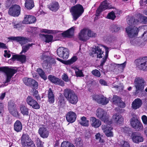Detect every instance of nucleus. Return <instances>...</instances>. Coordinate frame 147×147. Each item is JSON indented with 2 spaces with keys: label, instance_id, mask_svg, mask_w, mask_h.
I'll return each mask as SVG.
<instances>
[{
  "label": "nucleus",
  "instance_id": "21",
  "mask_svg": "<svg viewBox=\"0 0 147 147\" xmlns=\"http://www.w3.org/2000/svg\"><path fill=\"white\" fill-rule=\"evenodd\" d=\"M102 128L107 136L109 137H111L113 136V133L111 131L113 129L112 127H109L107 126V125H104L102 126Z\"/></svg>",
  "mask_w": 147,
  "mask_h": 147
},
{
  "label": "nucleus",
  "instance_id": "46",
  "mask_svg": "<svg viewBox=\"0 0 147 147\" xmlns=\"http://www.w3.org/2000/svg\"><path fill=\"white\" fill-rule=\"evenodd\" d=\"M40 32L41 33H45L53 34L55 33L56 31L46 29H42L40 30Z\"/></svg>",
  "mask_w": 147,
  "mask_h": 147
},
{
  "label": "nucleus",
  "instance_id": "9",
  "mask_svg": "<svg viewBox=\"0 0 147 147\" xmlns=\"http://www.w3.org/2000/svg\"><path fill=\"white\" fill-rule=\"evenodd\" d=\"M111 8V4L108 3L107 0H105L101 3L100 5L97 9L96 15V16H98L102 11Z\"/></svg>",
  "mask_w": 147,
  "mask_h": 147
},
{
  "label": "nucleus",
  "instance_id": "57",
  "mask_svg": "<svg viewBox=\"0 0 147 147\" xmlns=\"http://www.w3.org/2000/svg\"><path fill=\"white\" fill-rule=\"evenodd\" d=\"M9 51L7 50H5L4 56L5 57H10L11 56V54L9 53Z\"/></svg>",
  "mask_w": 147,
  "mask_h": 147
},
{
  "label": "nucleus",
  "instance_id": "36",
  "mask_svg": "<svg viewBox=\"0 0 147 147\" xmlns=\"http://www.w3.org/2000/svg\"><path fill=\"white\" fill-rule=\"evenodd\" d=\"M137 18L138 19L137 22L142 23L144 24H147V17L144 16L142 14L139 13L137 15Z\"/></svg>",
  "mask_w": 147,
  "mask_h": 147
},
{
  "label": "nucleus",
  "instance_id": "20",
  "mask_svg": "<svg viewBox=\"0 0 147 147\" xmlns=\"http://www.w3.org/2000/svg\"><path fill=\"white\" fill-rule=\"evenodd\" d=\"M48 79L51 82L55 84H58L61 86H64V82L62 80L54 76L49 75Z\"/></svg>",
  "mask_w": 147,
  "mask_h": 147
},
{
  "label": "nucleus",
  "instance_id": "29",
  "mask_svg": "<svg viewBox=\"0 0 147 147\" xmlns=\"http://www.w3.org/2000/svg\"><path fill=\"white\" fill-rule=\"evenodd\" d=\"M20 111L23 116H27L29 114V109L24 105H21L20 106Z\"/></svg>",
  "mask_w": 147,
  "mask_h": 147
},
{
  "label": "nucleus",
  "instance_id": "1",
  "mask_svg": "<svg viewBox=\"0 0 147 147\" xmlns=\"http://www.w3.org/2000/svg\"><path fill=\"white\" fill-rule=\"evenodd\" d=\"M105 49V52L102 51L101 49L99 47H95L94 48H93L92 50V54H96L98 58H102L101 61L100 66L102 67L106 61L108 56L109 52V48L105 46L102 45Z\"/></svg>",
  "mask_w": 147,
  "mask_h": 147
},
{
  "label": "nucleus",
  "instance_id": "24",
  "mask_svg": "<svg viewBox=\"0 0 147 147\" xmlns=\"http://www.w3.org/2000/svg\"><path fill=\"white\" fill-rule=\"evenodd\" d=\"M142 104V100L139 98H137L132 102L131 107L133 109L136 110L140 108Z\"/></svg>",
  "mask_w": 147,
  "mask_h": 147
},
{
  "label": "nucleus",
  "instance_id": "62",
  "mask_svg": "<svg viewBox=\"0 0 147 147\" xmlns=\"http://www.w3.org/2000/svg\"><path fill=\"white\" fill-rule=\"evenodd\" d=\"M1 48L6 49H7V47L4 43L0 42V48Z\"/></svg>",
  "mask_w": 147,
  "mask_h": 147
},
{
  "label": "nucleus",
  "instance_id": "39",
  "mask_svg": "<svg viewBox=\"0 0 147 147\" xmlns=\"http://www.w3.org/2000/svg\"><path fill=\"white\" fill-rule=\"evenodd\" d=\"M80 123L82 126L88 127L89 126V121L86 117L83 116L81 118Z\"/></svg>",
  "mask_w": 147,
  "mask_h": 147
},
{
  "label": "nucleus",
  "instance_id": "11",
  "mask_svg": "<svg viewBox=\"0 0 147 147\" xmlns=\"http://www.w3.org/2000/svg\"><path fill=\"white\" fill-rule=\"evenodd\" d=\"M57 53L60 57L64 59H67L69 55V50L63 47H60L57 49Z\"/></svg>",
  "mask_w": 147,
  "mask_h": 147
},
{
  "label": "nucleus",
  "instance_id": "2",
  "mask_svg": "<svg viewBox=\"0 0 147 147\" xmlns=\"http://www.w3.org/2000/svg\"><path fill=\"white\" fill-rule=\"evenodd\" d=\"M125 30L128 36L129 37L131 44L134 45H138L140 42L137 39L135 38L137 36L138 33V28L135 27H132L131 26H129L126 28Z\"/></svg>",
  "mask_w": 147,
  "mask_h": 147
},
{
  "label": "nucleus",
  "instance_id": "32",
  "mask_svg": "<svg viewBox=\"0 0 147 147\" xmlns=\"http://www.w3.org/2000/svg\"><path fill=\"white\" fill-rule=\"evenodd\" d=\"M32 141L28 135L27 134L22 135L21 138V142L23 146Z\"/></svg>",
  "mask_w": 147,
  "mask_h": 147
},
{
  "label": "nucleus",
  "instance_id": "28",
  "mask_svg": "<svg viewBox=\"0 0 147 147\" xmlns=\"http://www.w3.org/2000/svg\"><path fill=\"white\" fill-rule=\"evenodd\" d=\"M38 133L40 136L43 138H47L49 134L48 131L44 127H40L39 129Z\"/></svg>",
  "mask_w": 147,
  "mask_h": 147
},
{
  "label": "nucleus",
  "instance_id": "10",
  "mask_svg": "<svg viewBox=\"0 0 147 147\" xmlns=\"http://www.w3.org/2000/svg\"><path fill=\"white\" fill-rule=\"evenodd\" d=\"M92 97L93 100L96 101L99 104L102 105L107 104L109 102V99L102 95H94Z\"/></svg>",
  "mask_w": 147,
  "mask_h": 147
},
{
  "label": "nucleus",
  "instance_id": "31",
  "mask_svg": "<svg viewBox=\"0 0 147 147\" xmlns=\"http://www.w3.org/2000/svg\"><path fill=\"white\" fill-rule=\"evenodd\" d=\"M39 36L42 40H45L46 42L47 43L51 42L53 38V36L51 35L40 34Z\"/></svg>",
  "mask_w": 147,
  "mask_h": 147
},
{
  "label": "nucleus",
  "instance_id": "48",
  "mask_svg": "<svg viewBox=\"0 0 147 147\" xmlns=\"http://www.w3.org/2000/svg\"><path fill=\"white\" fill-rule=\"evenodd\" d=\"M126 65L125 62L121 64H116L117 67L118 68V69L121 71L123 70L124 68L125 67Z\"/></svg>",
  "mask_w": 147,
  "mask_h": 147
},
{
  "label": "nucleus",
  "instance_id": "35",
  "mask_svg": "<svg viewBox=\"0 0 147 147\" xmlns=\"http://www.w3.org/2000/svg\"><path fill=\"white\" fill-rule=\"evenodd\" d=\"M48 101L50 103H53L54 102V96L51 88H49L48 91Z\"/></svg>",
  "mask_w": 147,
  "mask_h": 147
},
{
  "label": "nucleus",
  "instance_id": "14",
  "mask_svg": "<svg viewBox=\"0 0 147 147\" xmlns=\"http://www.w3.org/2000/svg\"><path fill=\"white\" fill-rule=\"evenodd\" d=\"M27 104L35 109H38L40 107L37 102L31 96H28L26 99Z\"/></svg>",
  "mask_w": 147,
  "mask_h": 147
},
{
  "label": "nucleus",
  "instance_id": "17",
  "mask_svg": "<svg viewBox=\"0 0 147 147\" xmlns=\"http://www.w3.org/2000/svg\"><path fill=\"white\" fill-rule=\"evenodd\" d=\"M139 63L138 66L140 69L144 71H147V59L145 58L138 59L137 61Z\"/></svg>",
  "mask_w": 147,
  "mask_h": 147
},
{
  "label": "nucleus",
  "instance_id": "15",
  "mask_svg": "<svg viewBox=\"0 0 147 147\" xmlns=\"http://www.w3.org/2000/svg\"><path fill=\"white\" fill-rule=\"evenodd\" d=\"M47 53L42 54V56L41 57V61L43 62L42 65L43 68H46L48 63L50 61H53L55 62V60L51 59V58L48 56L46 54Z\"/></svg>",
  "mask_w": 147,
  "mask_h": 147
},
{
  "label": "nucleus",
  "instance_id": "59",
  "mask_svg": "<svg viewBox=\"0 0 147 147\" xmlns=\"http://www.w3.org/2000/svg\"><path fill=\"white\" fill-rule=\"evenodd\" d=\"M117 105L118 106L122 108L124 107H125V105L123 101H122L121 100L119 102V104Z\"/></svg>",
  "mask_w": 147,
  "mask_h": 147
},
{
  "label": "nucleus",
  "instance_id": "12",
  "mask_svg": "<svg viewBox=\"0 0 147 147\" xmlns=\"http://www.w3.org/2000/svg\"><path fill=\"white\" fill-rule=\"evenodd\" d=\"M24 83L27 86H30L34 89H37L38 88V83L35 80L31 78L27 77L23 79Z\"/></svg>",
  "mask_w": 147,
  "mask_h": 147
},
{
  "label": "nucleus",
  "instance_id": "16",
  "mask_svg": "<svg viewBox=\"0 0 147 147\" xmlns=\"http://www.w3.org/2000/svg\"><path fill=\"white\" fill-rule=\"evenodd\" d=\"M8 109L10 113L14 117L19 116L16 106L13 103L9 102Z\"/></svg>",
  "mask_w": 147,
  "mask_h": 147
},
{
  "label": "nucleus",
  "instance_id": "6",
  "mask_svg": "<svg viewBox=\"0 0 147 147\" xmlns=\"http://www.w3.org/2000/svg\"><path fill=\"white\" fill-rule=\"evenodd\" d=\"M144 80L142 78H135L134 83L136 88L135 94L139 93L144 89Z\"/></svg>",
  "mask_w": 147,
  "mask_h": 147
},
{
  "label": "nucleus",
  "instance_id": "58",
  "mask_svg": "<svg viewBox=\"0 0 147 147\" xmlns=\"http://www.w3.org/2000/svg\"><path fill=\"white\" fill-rule=\"evenodd\" d=\"M113 30L115 32H117L120 30V28L118 26L114 25L112 27Z\"/></svg>",
  "mask_w": 147,
  "mask_h": 147
},
{
  "label": "nucleus",
  "instance_id": "50",
  "mask_svg": "<svg viewBox=\"0 0 147 147\" xmlns=\"http://www.w3.org/2000/svg\"><path fill=\"white\" fill-rule=\"evenodd\" d=\"M92 73L94 76L98 77H100L101 75L100 71L96 69L93 70L92 71Z\"/></svg>",
  "mask_w": 147,
  "mask_h": 147
},
{
  "label": "nucleus",
  "instance_id": "4",
  "mask_svg": "<svg viewBox=\"0 0 147 147\" xmlns=\"http://www.w3.org/2000/svg\"><path fill=\"white\" fill-rule=\"evenodd\" d=\"M64 95L68 101L72 104H76L78 101L77 96L73 90L70 89H65L64 90Z\"/></svg>",
  "mask_w": 147,
  "mask_h": 147
},
{
  "label": "nucleus",
  "instance_id": "37",
  "mask_svg": "<svg viewBox=\"0 0 147 147\" xmlns=\"http://www.w3.org/2000/svg\"><path fill=\"white\" fill-rule=\"evenodd\" d=\"M25 4L26 7L28 9H31L34 6L33 0H26Z\"/></svg>",
  "mask_w": 147,
  "mask_h": 147
},
{
  "label": "nucleus",
  "instance_id": "49",
  "mask_svg": "<svg viewBox=\"0 0 147 147\" xmlns=\"http://www.w3.org/2000/svg\"><path fill=\"white\" fill-rule=\"evenodd\" d=\"M77 58L76 56H74L70 60H68L67 61V64H70L75 62L77 60Z\"/></svg>",
  "mask_w": 147,
  "mask_h": 147
},
{
  "label": "nucleus",
  "instance_id": "26",
  "mask_svg": "<svg viewBox=\"0 0 147 147\" xmlns=\"http://www.w3.org/2000/svg\"><path fill=\"white\" fill-rule=\"evenodd\" d=\"M90 122L91 126L95 128L99 127L101 125V121L99 119L93 117H90Z\"/></svg>",
  "mask_w": 147,
  "mask_h": 147
},
{
  "label": "nucleus",
  "instance_id": "3",
  "mask_svg": "<svg viewBox=\"0 0 147 147\" xmlns=\"http://www.w3.org/2000/svg\"><path fill=\"white\" fill-rule=\"evenodd\" d=\"M17 71L16 69L12 67L8 66L0 67V72L4 73L6 76L5 83L9 82L11 78Z\"/></svg>",
  "mask_w": 147,
  "mask_h": 147
},
{
  "label": "nucleus",
  "instance_id": "51",
  "mask_svg": "<svg viewBox=\"0 0 147 147\" xmlns=\"http://www.w3.org/2000/svg\"><path fill=\"white\" fill-rule=\"evenodd\" d=\"M87 30L88 31L87 35L88 38L89 37H93L96 36V34L95 33H94L92 31L88 29H87Z\"/></svg>",
  "mask_w": 147,
  "mask_h": 147
},
{
  "label": "nucleus",
  "instance_id": "52",
  "mask_svg": "<svg viewBox=\"0 0 147 147\" xmlns=\"http://www.w3.org/2000/svg\"><path fill=\"white\" fill-rule=\"evenodd\" d=\"M24 147H36L34 143L32 141L31 142H30V143H28L26 144H25L24 146H23Z\"/></svg>",
  "mask_w": 147,
  "mask_h": 147
},
{
  "label": "nucleus",
  "instance_id": "33",
  "mask_svg": "<svg viewBox=\"0 0 147 147\" xmlns=\"http://www.w3.org/2000/svg\"><path fill=\"white\" fill-rule=\"evenodd\" d=\"M26 57L25 55H13L11 58L13 61L16 59L20 61L22 63L24 62L26 60Z\"/></svg>",
  "mask_w": 147,
  "mask_h": 147
},
{
  "label": "nucleus",
  "instance_id": "23",
  "mask_svg": "<svg viewBox=\"0 0 147 147\" xmlns=\"http://www.w3.org/2000/svg\"><path fill=\"white\" fill-rule=\"evenodd\" d=\"M132 139L134 142L138 143L139 142H142L143 138L141 134L139 133H134L132 135Z\"/></svg>",
  "mask_w": 147,
  "mask_h": 147
},
{
  "label": "nucleus",
  "instance_id": "64",
  "mask_svg": "<svg viewBox=\"0 0 147 147\" xmlns=\"http://www.w3.org/2000/svg\"><path fill=\"white\" fill-rule=\"evenodd\" d=\"M95 137L96 140H99L101 138V135L99 133H98L95 135Z\"/></svg>",
  "mask_w": 147,
  "mask_h": 147
},
{
  "label": "nucleus",
  "instance_id": "30",
  "mask_svg": "<svg viewBox=\"0 0 147 147\" xmlns=\"http://www.w3.org/2000/svg\"><path fill=\"white\" fill-rule=\"evenodd\" d=\"M75 29V27H72L68 30L62 33V35L63 37H70L72 36L74 33V31Z\"/></svg>",
  "mask_w": 147,
  "mask_h": 147
},
{
  "label": "nucleus",
  "instance_id": "42",
  "mask_svg": "<svg viewBox=\"0 0 147 147\" xmlns=\"http://www.w3.org/2000/svg\"><path fill=\"white\" fill-rule=\"evenodd\" d=\"M34 44L32 43L26 45L22 46V51L21 53H25L29 49L30 47H31Z\"/></svg>",
  "mask_w": 147,
  "mask_h": 147
},
{
  "label": "nucleus",
  "instance_id": "41",
  "mask_svg": "<svg viewBox=\"0 0 147 147\" xmlns=\"http://www.w3.org/2000/svg\"><path fill=\"white\" fill-rule=\"evenodd\" d=\"M76 76L77 77H84V75L81 70L79 69L77 67L74 68Z\"/></svg>",
  "mask_w": 147,
  "mask_h": 147
},
{
  "label": "nucleus",
  "instance_id": "7",
  "mask_svg": "<svg viewBox=\"0 0 147 147\" xmlns=\"http://www.w3.org/2000/svg\"><path fill=\"white\" fill-rule=\"evenodd\" d=\"M97 117L105 123H107L109 121V116L107 115L106 111L101 108H98L96 111Z\"/></svg>",
  "mask_w": 147,
  "mask_h": 147
},
{
  "label": "nucleus",
  "instance_id": "27",
  "mask_svg": "<svg viewBox=\"0 0 147 147\" xmlns=\"http://www.w3.org/2000/svg\"><path fill=\"white\" fill-rule=\"evenodd\" d=\"M49 9L53 11H56L59 8V5L57 2L53 1L48 5Z\"/></svg>",
  "mask_w": 147,
  "mask_h": 147
},
{
  "label": "nucleus",
  "instance_id": "44",
  "mask_svg": "<svg viewBox=\"0 0 147 147\" xmlns=\"http://www.w3.org/2000/svg\"><path fill=\"white\" fill-rule=\"evenodd\" d=\"M61 147H75L72 144L68 142H63L61 144Z\"/></svg>",
  "mask_w": 147,
  "mask_h": 147
},
{
  "label": "nucleus",
  "instance_id": "34",
  "mask_svg": "<svg viewBox=\"0 0 147 147\" xmlns=\"http://www.w3.org/2000/svg\"><path fill=\"white\" fill-rule=\"evenodd\" d=\"M22 128V125L19 120L16 121L14 124V129L17 132H20Z\"/></svg>",
  "mask_w": 147,
  "mask_h": 147
},
{
  "label": "nucleus",
  "instance_id": "53",
  "mask_svg": "<svg viewBox=\"0 0 147 147\" xmlns=\"http://www.w3.org/2000/svg\"><path fill=\"white\" fill-rule=\"evenodd\" d=\"M121 143V147H130V145L128 142L123 141Z\"/></svg>",
  "mask_w": 147,
  "mask_h": 147
},
{
  "label": "nucleus",
  "instance_id": "22",
  "mask_svg": "<svg viewBox=\"0 0 147 147\" xmlns=\"http://www.w3.org/2000/svg\"><path fill=\"white\" fill-rule=\"evenodd\" d=\"M76 117V114L72 111L68 112L66 115V119L67 121L71 123L74 122Z\"/></svg>",
  "mask_w": 147,
  "mask_h": 147
},
{
  "label": "nucleus",
  "instance_id": "63",
  "mask_svg": "<svg viewBox=\"0 0 147 147\" xmlns=\"http://www.w3.org/2000/svg\"><path fill=\"white\" fill-rule=\"evenodd\" d=\"M19 38H18V36L17 37H14V36H11L8 38V39L9 40H15L16 41Z\"/></svg>",
  "mask_w": 147,
  "mask_h": 147
},
{
  "label": "nucleus",
  "instance_id": "47",
  "mask_svg": "<svg viewBox=\"0 0 147 147\" xmlns=\"http://www.w3.org/2000/svg\"><path fill=\"white\" fill-rule=\"evenodd\" d=\"M116 17V16L114 12L113 11H112L108 14L107 16V18L113 20Z\"/></svg>",
  "mask_w": 147,
  "mask_h": 147
},
{
  "label": "nucleus",
  "instance_id": "18",
  "mask_svg": "<svg viewBox=\"0 0 147 147\" xmlns=\"http://www.w3.org/2000/svg\"><path fill=\"white\" fill-rule=\"evenodd\" d=\"M123 121V118L122 116L118 114H116L113 116L111 121L110 122L109 120L107 123L109 124L112 123H115L117 124H120L122 123Z\"/></svg>",
  "mask_w": 147,
  "mask_h": 147
},
{
  "label": "nucleus",
  "instance_id": "19",
  "mask_svg": "<svg viewBox=\"0 0 147 147\" xmlns=\"http://www.w3.org/2000/svg\"><path fill=\"white\" fill-rule=\"evenodd\" d=\"M36 21V19L34 16L29 15H25L22 23L24 24H29L34 23Z\"/></svg>",
  "mask_w": 147,
  "mask_h": 147
},
{
  "label": "nucleus",
  "instance_id": "8",
  "mask_svg": "<svg viewBox=\"0 0 147 147\" xmlns=\"http://www.w3.org/2000/svg\"><path fill=\"white\" fill-rule=\"evenodd\" d=\"M20 7L17 5H12L9 9L8 13L10 16H18L20 13Z\"/></svg>",
  "mask_w": 147,
  "mask_h": 147
},
{
  "label": "nucleus",
  "instance_id": "40",
  "mask_svg": "<svg viewBox=\"0 0 147 147\" xmlns=\"http://www.w3.org/2000/svg\"><path fill=\"white\" fill-rule=\"evenodd\" d=\"M38 75L40 77L44 80H46L47 79V76L45 74L44 71L40 68L37 69L36 70Z\"/></svg>",
  "mask_w": 147,
  "mask_h": 147
},
{
  "label": "nucleus",
  "instance_id": "61",
  "mask_svg": "<svg viewBox=\"0 0 147 147\" xmlns=\"http://www.w3.org/2000/svg\"><path fill=\"white\" fill-rule=\"evenodd\" d=\"M99 82L102 85H107V82L104 80L102 79H100L99 80Z\"/></svg>",
  "mask_w": 147,
  "mask_h": 147
},
{
  "label": "nucleus",
  "instance_id": "45",
  "mask_svg": "<svg viewBox=\"0 0 147 147\" xmlns=\"http://www.w3.org/2000/svg\"><path fill=\"white\" fill-rule=\"evenodd\" d=\"M121 100L120 98L118 97L117 96L115 95L114 96H113L112 102L113 104L117 105L119 104V102Z\"/></svg>",
  "mask_w": 147,
  "mask_h": 147
},
{
  "label": "nucleus",
  "instance_id": "56",
  "mask_svg": "<svg viewBox=\"0 0 147 147\" xmlns=\"http://www.w3.org/2000/svg\"><path fill=\"white\" fill-rule=\"evenodd\" d=\"M13 26L14 28L18 29L21 26V25L18 23H16L14 22L12 23Z\"/></svg>",
  "mask_w": 147,
  "mask_h": 147
},
{
  "label": "nucleus",
  "instance_id": "13",
  "mask_svg": "<svg viewBox=\"0 0 147 147\" xmlns=\"http://www.w3.org/2000/svg\"><path fill=\"white\" fill-rule=\"evenodd\" d=\"M131 125L136 130H140L142 129L143 126L141 123L135 117L132 118L130 121Z\"/></svg>",
  "mask_w": 147,
  "mask_h": 147
},
{
  "label": "nucleus",
  "instance_id": "55",
  "mask_svg": "<svg viewBox=\"0 0 147 147\" xmlns=\"http://www.w3.org/2000/svg\"><path fill=\"white\" fill-rule=\"evenodd\" d=\"M62 78L63 80L65 82H67L69 81L68 77L65 74H64L62 75Z\"/></svg>",
  "mask_w": 147,
  "mask_h": 147
},
{
  "label": "nucleus",
  "instance_id": "38",
  "mask_svg": "<svg viewBox=\"0 0 147 147\" xmlns=\"http://www.w3.org/2000/svg\"><path fill=\"white\" fill-rule=\"evenodd\" d=\"M138 20V19L137 18V15L135 19L134 20L133 18H129L127 19V23L128 25L131 26L133 24H136L138 22L137 21Z\"/></svg>",
  "mask_w": 147,
  "mask_h": 147
},
{
  "label": "nucleus",
  "instance_id": "60",
  "mask_svg": "<svg viewBox=\"0 0 147 147\" xmlns=\"http://www.w3.org/2000/svg\"><path fill=\"white\" fill-rule=\"evenodd\" d=\"M37 147H43L42 142L40 140H37L36 142Z\"/></svg>",
  "mask_w": 147,
  "mask_h": 147
},
{
  "label": "nucleus",
  "instance_id": "5",
  "mask_svg": "<svg viewBox=\"0 0 147 147\" xmlns=\"http://www.w3.org/2000/svg\"><path fill=\"white\" fill-rule=\"evenodd\" d=\"M84 9L83 6L80 4H77L71 7L70 12L74 20H76L83 13Z\"/></svg>",
  "mask_w": 147,
  "mask_h": 147
},
{
  "label": "nucleus",
  "instance_id": "43",
  "mask_svg": "<svg viewBox=\"0 0 147 147\" xmlns=\"http://www.w3.org/2000/svg\"><path fill=\"white\" fill-rule=\"evenodd\" d=\"M19 38L17 39V41L18 42L22 45L26 43L27 42L26 38L22 36H18Z\"/></svg>",
  "mask_w": 147,
  "mask_h": 147
},
{
  "label": "nucleus",
  "instance_id": "54",
  "mask_svg": "<svg viewBox=\"0 0 147 147\" xmlns=\"http://www.w3.org/2000/svg\"><path fill=\"white\" fill-rule=\"evenodd\" d=\"M142 119L144 124L147 125V117L145 115H143L142 117Z\"/></svg>",
  "mask_w": 147,
  "mask_h": 147
},
{
  "label": "nucleus",
  "instance_id": "25",
  "mask_svg": "<svg viewBox=\"0 0 147 147\" xmlns=\"http://www.w3.org/2000/svg\"><path fill=\"white\" fill-rule=\"evenodd\" d=\"M88 31L87 29H84L82 30L79 34L78 38L80 40L86 41L88 39L87 35Z\"/></svg>",
  "mask_w": 147,
  "mask_h": 147
}]
</instances>
